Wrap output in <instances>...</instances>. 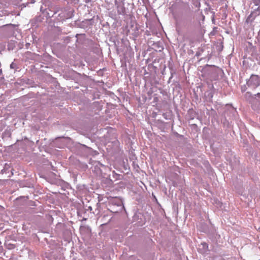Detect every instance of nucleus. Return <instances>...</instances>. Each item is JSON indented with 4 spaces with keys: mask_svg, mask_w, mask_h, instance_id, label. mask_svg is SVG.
<instances>
[{
    "mask_svg": "<svg viewBox=\"0 0 260 260\" xmlns=\"http://www.w3.org/2000/svg\"><path fill=\"white\" fill-rule=\"evenodd\" d=\"M253 2L257 6L260 4V0H253Z\"/></svg>",
    "mask_w": 260,
    "mask_h": 260,
    "instance_id": "f03ea898",
    "label": "nucleus"
},
{
    "mask_svg": "<svg viewBox=\"0 0 260 260\" xmlns=\"http://www.w3.org/2000/svg\"><path fill=\"white\" fill-rule=\"evenodd\" d=\"M14 66H15V63H14L13 62L10 65L11 68H12V69L14 68Z\"/></svg>",
    "mask_w": 260,
    "mask_h": 260,
    "instance_id": "20e7f679",
    "label": "nucleus"
},
{
    "mask_svg": "<svg viewBox=\"0 0 260 260\" xmlns=\"http://www.w3.org/2000/svg\"><path fill=\"white\" fill-rule=\"evenodd\" d=\"M117 3H118L117 0H115V5H117Z\"/></svg>",
    "mask_w": 260,
    "mask_h": 260,
    "instance_id": "39448f33",
    "label": "nucleus"
},
{
    "mask_svg": "<svg viewBox=\"0 0 260 260\" xmlns=\"http://www.w3.org/2000/svg\"><path fill=\"white\" fill-rule=\"evenodd\" d=\"M249 85L255 88L260 85V80L257 75H252L248 81Z\"/></svg>",
    "mask_w": 260,
    "mask_h": 260,
    "instance_id": "f257e3e1",
    "label": "nucleus"
},
{
    "mask_svg": "<svg viewBox=\"0 0 260 260\" xmlns=\"http://www.w3.org/2000/svg\"><path fill=\"white\" fill-rule=\"evenodd\" d=\"M118 12L119 14H122L124 13V10H118Z\"/></svg>",
    "mask_w": 260,
    "mask_h": 260,
    "instance_id": "7ed1b4c3",
    "label": "nucleus"
}]
</instances>
